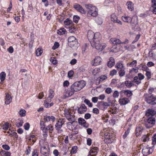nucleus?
Segmentation results:
<instances>
[{"label": "nucleus", "mask_w": 156, "mask_h": 156, "mask_svg": "<svg viewBox=\"0 0 156 156\" xmlns=\"http://www.w3.org/2000/svg\"><path fill=\"white\" fill-rule=\"evenodd\" d=\"M136 60H134L131 63H130L129 65L130 66L133 67L135 66L136 64Z\"/></svg>", "instance_id": "62"}, {"label": "nucleus", "mask_w": 156, "mask_h": 156, "mask_svg": "<svg viewBox=\"0 0 156 156\" xmlns=\"http://www.w3.org/2000/svg\"><path fill=\"white\" fill-rule=\"evenodd\" d=\"M115 60L112 57H110L109 59V60L108 62L107 65L109 67H112L115 64Z\"/></svg>", "instance_id": "19"}, {"label": "nucleus", "mask_w": 156, "mask_h": 156, "mask_svg": "<svg viewBox=\"0 0 156 156\" xmlns=\"http://www.w3.org/2000/svg\"><path fill=\"white\" fill-rule=\"evenodd\" d=\"M30 127V124L28 123H27L25 124L24 126V129L26 130H28L29 129Z\"/></svg>", "instance_id": "59"}, {"label": "nucleus", "mask_w": 156, "mask_h": 156, "mask_svg": "<svg viewBox=\"0 0 156 156\" xmlns=\"http://www.w3.org/2000/svg\"><path fill=\"white\" fill-rule=\"evenodd\" d=\"M117 19V17L115 15L113 14L111 15V20L112 21L115 23Z\"/></svg>", "instance_id": "44"}, {"label": "nucleus", "mask_w": 156, "mask_h": 156, "mask_svg": "<svg viewBox=\"0 0 156 156\" xmlns=\"http://www.w3.org/2000/svg\"><path fill=\"white\" fill-rule=\"evenodd\" d=\"M46 129L48 130H49L50 131H53V126L51 125H49L48 126L46 127Z\"/></svg>", "instance_id": "52"}, {"label": "nucleus", "mask_w": 156, "mask_h": 156, "mask_svg": "<svg viewBox=\"0 0 156 156\" xmlns=\"http://www.w3.org/2000/svg\"><path fill=\"white\" fill-rule=\"evenodd\" d=\"M155 123V119L154 117H149L146 122L145 126L147 128H150L152 127Z\"/></svg>", "instance_id": "5"}, {"label": "nucleus", "mask_w": 156, "mask_h": 156, "mask_svg": "<svg viewBox=\"0 0 156 156\" xmlns=\"http://www.w3.org/2000/svg\"><path fill=\"white\" fill-rule=\"evenodd\" d=\"M156 114V112L153 109H149L146 112V115L148 117H154Z\"/></svg>", "instance_id": "15"}, {"label": "nucleus", "mask_w": 156, "mask_h": 156, "mask_svg": "<svg viewBox=\"0 0 156 156\" xmlns=\"http://www.w3.org/2000/svg\"><path fill=\"white\" fill-rule=\"evenodd\" d=\"M96 22L98 25H101L102 23V20L101 18H98L96 20Z\"/></svg>", "instance_id": "51"}, {"label": "nucleus", "mask_w": 156, "mask_h": 156, "mask_svg": "<svg viewBox=\"0 0 156 156\" xmlns=\"http://www.w3.org/2000/svg\"><path fill=\"white\" fill-rule=\"evenodd\" d=\"M40 125L41 126V129H44V128H46L45 125L43 121H41Z\"/></svg>", "instance_id": "49"}, {"label": "nucleus", "mask_w": 156, "mask_h": 156, "mask_svg": "<svg viewBox=\"0 0 156 156\" xmlns=\"http://www.w3.org/2000/svg\"><path fill=\"white\" fill-rule=\"evenodd\" d=\"M12 98L10 95L8 93H5V103L6 105L9 104L12 101Z\"/></svg>", "instance_id": "12"}, {"label": "nucleus", "mask_w": 156, "mask_h": 156, "mask_svg": "<svg viewBox=\"0 0 156 156\" xmlns=\"http://www.w3.org/2000/svg\"><path fill=\"white\" fill-rule=\"evenodd\" d=\"M132 17L126 15L122 17V19L123 21L130 23L131 24H133V23L132 22Z\"/></svg>", "instance_id": "10"}, {"label": "nucleus", "mask_w": 156, "mask_h": 156, "mask_svg": "<svg viewBox=\"0 0 156 156\" xmlns=\"http://www.w3.org/2000/svg\"><path fill=\"white\" fill-rule=\"evenodd\" d=\"M145 100L148 104L151 105H156V97L153 95L144 94Z\"/></svg>", "instance_id": "3"}, {"label": "nucleus", "mask_w": 156, "mask_h": 156, "mask_svg": "<svg viewBox=\"0 0 156 156\" xmlns=\"http://www.w3.org/2000/svg\"><path fill=\"white\" fill-rule=\"evenodd\" d=\"M86 84L85 81L83 80L75 82L70 87L72 91L77 92L79 91L84 87Z\"/></svg>", "instance_id": "1"}, {"label": "nucleus", "mask_w": 156, "mask_h": 156, "mask_svg": "<svg viewBox=\"0 0 156 156\" xmlns=\"http://www.w3.org/2000/svg\"><path fill=\"white\" fill-rule=\"evenodd\" d=\"M64 114L65 117L68 120L72 122H70L71 123H72L75 121V116L72 115L68 110L65 109L64 110Z\"/></svg>", "instance_id": "6"}, {"label": "nucleus", "mask_w": 156, "mask_h": 156, "mask_svg": "<svg viewBox=\"0 0 156 156\" xmlns=\"http://www.w3.org/2000/svg\"><path fill=\"white\" fill-rule=\"evenodd\" d=\"M74 92L72 91V90H71V92L68 91L66 93V97H70L72 95L74 94Z\"/></svg>", "instance_id": "50"}, {"label": "nucleus", "mask_w": 156, "mask_h": 156, "mask_svg": "<svg viewBox=\"0 0 156 156\" xmlns=\"http://www.w3.org/2000/svg\"><path fill=\"white\" fill-rule=\"evenodd\" d=\"M98 103L100 105H102L104 107H109L110 105L106 102L99 101L98 102Z\"/></svg>", "instance_id": "30"}, {"label": "nucleus", "mask_w": 156, "mask_h": 156, "mask_svg": "<svg viewBox=\"0 0 156 156\" xmlns=\"http://www.w3.org/2000/svg\"><path fill=\"white\" fill-rule=\"evenodd\" d=\"M41 156H49V152H41Z\"/></svg>", "instance_id": "53"}, {"label": "nucleus", "mask_w": 156, "mask_h": 156, "mask_svg": "<svg viewBox=\"0 0 156 156\" xmlns=\"http://www.w3.org/2000/svg\"><path fill=\"white\" fill-rule=\"evenodd\" d=\"M59 44L58 42H55V43L54 45L52 47V49L54 50H55L56 48H57L59 46Z\"/></svg>", "instance_id": "54"}, {"label": "nucleus", "mask_w": 156, "mask_h": 156, "mask_svg": "<svg viewBox=\"0 0 156 156\" xmlns=\"http://www.w3.org/2000/svg\"><path fill=\"white\" fill-rule=\"evenodd\" d=\"M41 130L43 131L44 133L43 135L44 136H46L48 135V130L46 128H44V129H42Z\"/></svg>", "instance_id": "57"}, {"label": "nucleus", "mask_w": 156, "mask_h": 156, "mask_svg": "<svg viewBox=\"0 0 156 156\" xmlns=\"http://www.w3.org/2000/svg\"><path fill=\"white\" fill-rule=\"evenodd\" d=\"M138 76L139 78V80L141 81V80L143 79L145 77L141 73H139L138 74Z\"/></svg>", "instance_id": "47"}, {"label": "nucleus", "mask_w": 156, "mask_h": 156, "mask_svg": "<svg viewBox=\"0 0 156 156\" xmlns=\"http://www.w3.org/2000/svg\"><path fill=\"white\" fill-rule=\"evenodd\" d=\"M112 137H111L109 136L107 137L105 140V141L107 142L108 143H111L112 141H111V139Z\"/></svg>", "instance_id": "45"}, {"label": "nucleus", "mask_w": 156, "mask_h": 156, "mask_svg": "<svg viewBox=\"0 0 156 156\" xmlns=\"http://www.w3.org/2000/svg\"><path fill=\"white\" fill-rule=\"evenodd\" d=\"M133 82V81L131 82L129 81H126L125 82V84L127 87H130L134 85Z\"/></svg>", "instance_id": "29"}, {"label": "nucleus", "mask_w": 156, "mask_h": 156, "mask_svg": "<svg viewBox=\"0 0 156 156\" xmlns=\"http://www.w3.org/2000/svg\"><path fill=\"white\" fill-rule=\"evenodd\" d=\"M113 0H105L104 2V5L108 6L112 4Z\"/></svg>", "instance_id": "33"}, {"label": "nucleus", "mask_w": 156, "mask_h": 156, "mask_svg": "<svg viewBox=\"0 0 156 156\" xmlns=\"http://www.w3.org/2000/svg\"><path fill=\"white\" fill-rule=\"evenodd\" d=\"M129 101V99L124 98L122 99H120L119 100V104L121 105H124L128 103Z\"/></svg>", "instance_id": "16"}, {"label": "nucleus", "mask_w": 156, "mask_h": 156, "mask_svg": "<svg viewBox=\"0 0 156 156\" xmlns=\"http://www.w3.org/2000/svg\"><path fill=\"white\" fill-rule=\"evenodd\" d=\"M84 102L90 107H92L93 106L92 103H91L90 101H89L88 99H85Z\"/></svg>", "instance_id": "37"}, {"label": "nucleus", "mask_w": 156, "mask_h": 156, "mask_svg": "<svg viewBox=\"0 0 156 156\" xmlns=\"http://www.w3.org/2000/svg\"><path fill=\"white\" fill-rule=\"evenodd\" d=\"M133 81L138 85L140 84L141 83V82L139 80L138 76H135L133 78Z\"/></svg>", "instance_id": "35"}, {"label": "nucleus", "mask_w": 156, "mask_h": 156, "mask_svg": "<svg viewBox=\"0 0 156 156\" xmlns=\"http://www.w3.org/2000/svg\"><path fill=\"white\" fill-rule=\"evenodd\" d=\"M78 121L79 124L83 126L86 128H87L88 127V124L86 122V121L84 119L82 118H80L78 119Z\"/></svg>", "instance_id": "11"}, {"label": "nucleus", "mask_w": 156, "mask_h": 156, "mask_svg": "<svg viewBox=\"0 0 156 156\" xmlns=\"http://www.w3.org/2000/svg\"><path fill=\"white\" fill-rule=\"evenodd\" d=\"M79 19V16H74L73 18V21L75 23H77Z\"/></svg>", "instance_id": "48"}, {"label": "nucleus", "mask_w": 156, "mask_h": 156, "mask_svg": "<svg viewBox=\"0 0 156 156\" xmlns=\"http://www.w3.org/2000/svg\"><path fill=\"white\" fill-rule=\"evenodd\" d=\"M101 61V58L99 57H97L94 60L95 65H97L100 64Z\"/></svg>", "instance_id": "24"}, {"label": "nucleus", "mask_w": 156, "mask_h": 156, "mask_svg": "<svg viewBox=\"0 0 156 156\" xmlns=\"http://www.w3.org/2000/svg\"><path fill=\"white\" fill-rule=\"evenodd\" d=\"M41 146V152H49V147L47 142H41L40 143Z\"/></svg>", "instance_id": "7"}, {"label": "nucleus", "mask_w": 156, "mask_h": 156, "mask_svg": "<svg viewBox=\"0 0 156 156\" xmlns=\"http://www.w3.org/2000/svg\"><path fill=\"white\" fill-rule=\"evenodd\" d=\"M126 5L127 6V8L128 9L132 11L134 9L133 6V3L131 2H127L126 3Z\"/></svg>", "instance_id": "25"}, {"label": "nucleus", "mask_w": 156, "mask_h": 156, "mask_svg": "<svg viewBox=\"0 0 156 156\" xmlns=\"http://www.w3.org/2000/svg\"><path fill=\"white\" fill-rule=\"evenodd\" d=\"M113 96L115 98H118L119 96V92L117 90L115 91L113 94Z\"/></svg>", "instance_id": "60"}, {"label": "nucleus", "mask_w": 156, "mask_h": 156, "mask_svg": "<svg viewBox=\"0 0 156 156\" xmlns=\"http://www.w3.org/2000/svg\"><path fill=\"white\" fill-rule=\"evenodd\" d=\"M73 7L82 13H85V11L83 9V8L80 5L77 3L74 4Z\"/></svg>", "instance_id": "9"}, {"label": "nucleus", "mask_w": 156, "mask_h": 156, "mask_svg": "<svg viewBox=\"0 0 156 156\" xmlns=\"http://www.w3.org/2000/svg\"><path fill=\"white\" fill-rule=\"evenodd\" d=\"M26 111L23 109H21L19 112V113L21 116H24L25 115Z\"/></svg>", "instance_id": "42"}, {"label": "nucleus", "mask_w": 156, "mask_h": 156, "mask_svg": "<svg viewBox=\"0 0 156 156\" xmlns=\"http://www.w3.org/2000/svg\"><path fill=\"white\" fill-rule=\"evenodd\" d=\"M87 110V108L84 104H82L80 107L78 109V113L80 114H83Z\"/></svg>", "instance_id": "14"}, {"label": "nucleus", "mask_w": 156, "mask_h": 156, "mask_svg": "<svg viewBox=\"0 0 156 156\" xmlns=\"http://www.w3.org/2000/svg\"><path fill=\"white\" fill-rule=\"evenodd\" d=\"M129 132V129H128L127 130H126L125 133V134H124V135L123 136V138L124 139H125L126 138L127 136L128 135Z\"/></svg>", "instance_id": "63"}, {"label": "nucleus", "mask_w": 156, "mask_h": 156, "mask_svg": "<svg viewBox=\"0 0 156 156\" xmlns=\"http://www.w3.org/2000/svg\"><path fill=\"white\" fill-rule=\"evenodd\" d=\"M110 42L114 44H121V41L120 40L116 38H112L110 40Z\"/></svg>", "instance_id": "17"}, {"label": "nucleus", "mask_w": 156, "mask_h": 156, "mask_svg": "<svg viewBox=\"0 0 156 156\" xmlns=\"http://www.w3.org/2000/svg\"><path fill=\"white\" fill-rule=\"evenodd\" d=\"M65 122V119H59L55 125V129L58 131V133H61L62 132L61 129L62 126L64 124Z\"/></svg>", "instance_id": "4"}, {"label": "nucleus", "mask_w": 156, "mask_h": 156, "mask_svg": "<svg viewBox=\"0 0 156 156\" xmlns=\"http://www.w3.org/2000/svg\"><path fill=\"white\" fill-rule=\"evenodd\" d=\"M69 43H73V44H75L77 41L76 38L74 36H72L69 37L68 39Z\"/></svg>", "instance_id": "21"}, {"label": "nucleus", "mask_w": 156, "mask_h": 156, "mask_svg": "<svg viewBox=\"0 0 156 156\" xmlns=\"http://www.w3.org/2000/svg\"><path fill=\"white\" fill-rule=\"evenodd\" d=\"M123 93L128 97H130L132 95L131 91L129 90H125L123 91Z\"/></svg>", "instance_id": "34"}, {"label": "nucleus", "mask_w": 156, "mask_h": 156, "mask_svg": "<svg viewBox=\"0 0 156 156\" xmlns=\"http://www.w3.org/2000/svg\"><path fill=\"white\" fill-rule=\"evenodd\" d=\"M97 153V152L94 151L92 150H90L89 152V154L87 156H96Z\"/></svg>", "instance_id": "39"}, {"label": "nucleus", "mask_w": 156, "mask_h": 156, "mask_svg": "<svg viewBox=\"0 0 156 156\" xmlns=\"http://www.w3.org/2000/svg\"><path fill=\"white\" fill-rule=\"evenodd\" d=\"M94 36V32L91 30H89L87 32V37L89 40L93 39Z\"/></svg>", "instance_id": "23"}, {"label": "nucleus", "mask_w": 156, "mask_h": 156, "mask_svg": "<svg viewBox=\"0 0 156 156\" xmlns=\"http://www.w3.org/2000/svg\"><path fill=\"white\" fill-rule=\"evenodd\" d=\"M43 52L42 50L40 48H37L36 51V55L37 56H38L40 55Z\"/></svg>", "instance_id": "36"}, {"label": "nucleus", "mask_w": 156, "mask_h": 156, "mask_svg": "<svg viewBox=\"0 0 156 156\" xmlns=\"http://www.w3.org/2000/svg\"><path fill=\"white\" fill-rule=\"evenodd\" d=\"M7 133H9V135L12 136H14V137L17 138H18V135L16 132L14 130L11 131H8L7 132Z\"/></svg>", "instance_id": "27"}, {"label": "nucleus", "mask_w": 156, "mask_h": 156, "mask_svg": "<svg viewBox=\"0 0 156 156\" xmlns=\"http://www.w3.org/2000/svg\"><path fill=\"white\" fill-rule=\"evenodd\" d=\"M6 74L5 72H2L0 74V79L1 81H3L5 78Z\"/></svg>", "instance_id": "31"}, {"label": "nucleus", "mask_w": 156, "mask_h": 156, "mask_svg": "<svg viewBox=\"0 0 156 156\" xmlns=\"http://www.w3.org/2000/svg\"><path fill=\"white\" fill-rule=\"evenodd\" d=\"M146 72V73L145 75L147 77V80H149L151 78V73L150 72L148 71Z\"/></svg>", "instance_id": "55"}, {"label": "nucleus", "mask_w": 156, "mask_h": 156, "mask_svg": "<svg viewBox=\"0 0 156 156\" xmlns=\"http://www.w3.org/2000/svg\"><path fill=\"white\" fill-rule=\"evenodd\" d=\"M93 41L96 39V41L101 40V36L100 33L97 32L95 33H94V36L93 37Z\"/></svg>", "instance_id": "22"}, {"label": "nucleus", "mask_w": 156, "mask_h": 156, "mask_svg": "<svg viewBox=\"0 0 156 156\" xmlns=\"http://www.w3.org/2000/svg\"><path fill=\"white\" fill-rule=\"evenodd\" d=\"M140 67L141 68V69L143 71H147L149 70V69L148 67L145 65L140 64Z\"/></svg>", "instance_id": "41"}, {"label": "nucleus", "mask_w": 156, "mask_h": 156, "mask_svg": "<svg viewBox=\"0 0 156 156\" xmlns=\"http://www.w3.org/2000/svg\"><path fill=\"white\" fill-rule=\"evenodd\" d=\"M73 71L72 70H70L68 73V76L69 77H71L73 76Z\"/></svg>", "instance_id": "64"}, {"label": "nucleus", "mask_w": 156, "mask_h": 156, "mask_svg": "<svg viewBox=\"0 0 156 156\" xmlns=\"http://www.w3.org/2000/svg\"><path fill=\"white\" fill-rule=\"evenodd\" d=\"M88 14L93 16L95 17L98 15L97 9L96 7L94 6L88 12Z\"/></svg>", "instance_id": "8"}, {"label": "nucleus", "mask_w": 156, "mask_h": 156, "mask_svg": "<svg viewBox=\"0 0 156 156\" xmlns=\"http://www.w3.org/2000/svg\"><path fill=\"white\" fill-rule=\"evenodd\" d=\"M3 148L5 150H9L10 149V147L9 145L7 144H4L2 145Z\"/></svg>", "instance_id": "61"}, {"label": "nucleus", "mask_w": 156, "mask_h": 156, "mask_svg": "<svg viewBox=\"0 0 156 156\" xmlns=\"http://www.w3.org/2000/svg\"><path fill=\"white\" fill-rule=\"evenodd\" d=\"M125 69H119V75L120 76H123L125 74V72L124 70Z\"/></svg>", "instance_id": "40"}, {"label": "nucleus", "mask_w": 156, "mask_h": 156, "mask_svg": "<svg viewBox=\"0 0 156 156\" xmlns=\"http://www.w3.org/2000/svg\"><path fill=\"white\" fill-rule=\"evenodd\" d=\"M66 32V30L64 28H60L58 30L57 33L60 35H61L65 34Z\"/></svg>", "instance_id": "28"}, {"label": "nucleus", "mask_w": 156, "mask_h": 156, "mask_svg": "<svg viewBox=\"0 0 156 156\" xmlns=\"http://www.w3.org/2000/svg\"><path fill=\"white\" fill-rule=\"evenodd\" d=\"M115 66L117 68L118 70H119V69L120 70L124 69L123 65L120 63H117L115 65Z\"/></svg>", "instance_id": "32"}, {"label": "nucleus", "mask_w": 156, "mask_h": 156, "mask_svg": "<svg viewBox=\"0 0 156 156\" xmlns=\"http://www.w3.org/2000/svg\"><path fill=\"white\" fill-rule=\"evenodd\" d=\"M44 119L45 122H48L50 121V116L48 115L44 116Z\"/></svg>", "instance_id": "56"}, {"label": "nucleus", "mask_w": 156, "mask_h": 156, "mask_svg": "<svg viewBox=\"0 0 156 156\" xmlns=\"http://www.w3.org/2000/svg\"><path fill=\"white\" fill-rule=\"evenodd\" d=\"M0 153L2 156H10L11 155V153L9 152L6 151L4 150H2Z\"/></svg>", "instance_id": "26"}, {"label": "nucleus", "mask_w": 156, "mask_h": 156, "mask_svg": "<svg viewBox=\"0 0 156 156\" xmlns=\"http://www.w3.org/2000/svg\"><path fill=\"white\" fill-rule=\"evenodd\" d=\"M142 140L143 142H146L149 140V138L148 136L144 135L142 137Z\"/></svg>", "instance_id": "46"}, {"label": "nucleus", "mask_w": 156, "mask_h": 156, "mask_svg": "<svg viewBox=\"0 0 156 156\" xmlns=\"http://www.w3.org/2000/svg\"><path fill=\"white\" fill-rule=\"evenodd\" d=\"M143 129V128L141 126H139L136 127V136H139L141 134L142 131Z\"/></svg>", "instance_id": "20"}, {"label": "nucleus", "mask_w": 156, "mask_h": 156, "mask_svg": "<svg viewBox=\"0 0 156 156\" xmlns=\"http://www.w3.org/2000/svg\"><path fill=\"white\" fill-rule=\"evenodd\" d=\"M107 78V77L105 75L101 76L100 77V81L102 82L104 80H106Z\"/></svg>", "instance_id": "58"}, {"label": "nucleus", "mask_w": 156, "mask_h": 156, "mask_svg": "<svg viewBox=\"0 0 156 156\" xmlns=\"http://www.w3.org/2000/svg\"><path fill=\"white\" fill-rule=\"evenodd\" d=\"M150 148L149 146L144 147L142 151V153L144 155L147 156L148 154L152 153V152L150 151Z\"/></svg>", "instance_id": "13"}, {"label": "nucleus", "mask_w": 156, "mask_h": 156, "mask_svg": "<svg viewBox=\"0 0 156 156\" xmlns=\"http://www.w3.org/2000/svg\"><path fill=\"white\" fill-rule=\"evenodd\" d=\"M96 40L95 39L94 41L91 42V46L96 49L102 51L106 47V44L102 43L101 40L96 41Z\"/></svg>", "instance_id": "2"}, {"label": "nucleus", "mask_w": 156, "mask_h": 156, "mask_svg": "<svg viewBox=\"0 0 156 156\" xmlns=\"http://www.w3.org/2000/svg\"><path fill=\"white\" fill-rule=\"evenodd\" d=\"M50 61L54 65H55L57 63V60L55 57H51V58Z\"/></svg>", "instance_id": "43"}, {"label": "nucleus", "mask_w": 156, "mask_h": 156, "mask_svg": "<svg viewBox=\"0 0 156 156\" xmlns=\"http://www.w3.org/2000/svg\"><path fill=\"white\" fill-rule=\"evenodd\" d=\"M54 92L53 90L51 89L49 90V95L46 99V101H47L48 102H50L51 100L54 97Z\"/></svg>", "instance_id": "18"}, {"label": "nucleus", "mask_w": 156, "mask_h": 156, "mask_svg": "<svg viewBox=\"0 0 156 156\" xmlns=\"http://www.w3.org/2000/svg\"><path fill=\"white\" fill-rule=\"evenodd\" d=\"M65 24L66 25H70L73 23L72 20L69 19L67 18L64 22Z\"/></svg>", "instance_id": "38"}]
</instances>
